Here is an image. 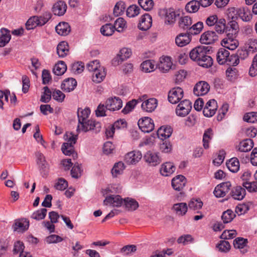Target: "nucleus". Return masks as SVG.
Returning <instances> with one entry per match:
<instances>
[{
    "label": "nucleus",
    "instance_id": "nucleus-33",
    "mask_svg": "<svg viewBox=\"0 0 257 257\" xmlns=\"http://www.w3.org/2000/svg\"><path fill=\"white\" fill-rule=\"evenodd\" d=\"M253 146V143L252 140L247 139L241 141L238 146V150L242 152L249 151Z\"/></svg>",
    "mask_w": 257,
    "mask_h": 257
},
{
    "label": "nucleus",
    "instance_id": "nucleus-46",
    "mask_svg": "<svg viewBox=\"0 0 257 257\" xmlns=\"http://www.w3.org/2000/svg\"><path fill=\"white\" fill-rule=\"evenodd\" d=\"M114 27L111 24H106L101 27L100 29L101 33L106 36H109L113 34L115 31Z\"/></svg>",
    "mask_w": 257,
    "mask_h": 257
},
{
    "label": "nucleus",
    "instance_id": "nucleus-50",
    "mask_svg": "<svg viewBox=\"0 0 257 257\" xmlns=\"http://www.w3.org/2000/svg\"><path fill=\"white\" fill-rule=\"evenodd\" d=\"M235 217V214L230 209H228L223 212L221 218L224 223H228L231 222Z\"/></svg>",
    "mask_w": 257,
    "mask_h": 257
},
{
    "label": "nucleus",
    "instance_id": "nucleus-44",
    "mask_svg": "<svg viewBox=\"0 0 257 257\" xmlns=\"http://www.w3.org/2000/svg\"><path fill=\"white\" fill-rule=\"evenodd\" d=\"M125 169V166L122 162H119L115 163L111 170V173L114 177H116L118 175L122 173Z\"/></svg>",
    "mask_w": 257,
    "mask_h": 257
},
{
    "label": "nucleus",
    "instance_id": "nucleus-32",
    "mask_svg": "<svg viewBox=\"0 0 257 257\" xmlns=\"http://www.w3.org/2000/svg\"><path fill=\"white\" fill-rule=\"evenodd\" d=\"M61 150L62 152L67 156L72 155L74 159L77 158V154L74 152L73 145L72 143H64L62 145Z\"/></svg>",
    "mask_w": 257,
    "mask_h": 257
},
{
    "label": "nucleus",
    "instance_id": "nucleus-13",
    "mask_svg": "<svg viewBox=\"0 0 257 257\" xmlns=\"http://www.w3.org/2000/svg\"><path fill=\"white\" fill-rule=\"evenodd\" d=\"M218 40V36L214 31H208L203 33L200 37V41L202 44H210Z\"/></svg>",
    "mask_w": 257,
    "mask_h": 257
},
{
    "label": "nucleus",
    "instance_id": "nucleus-10",
    "mask_svg": "<svg viewBox=\"0 0 257 257\" xmlns=\"http://www.w3.org/2000/svg\"><path fill=\"white\" fill-rule=\"evenodd\" d=\"M217 103L215 99L209 100L203 110V113L206 117H211L216 112L217 109Z\"/></svg>",
    "mask_w": 257,
    "mask_h": 257
},
{
    "label": "nucleus",
    "instance_id": "nucleus-14",
    "mask_svg": "<svg viewBox=\"0 0 257 257\" xmlns=\"http://www.w3.org/2000/svg\"><path fill=\"white\" fill-rule=\"evenodd\" d=\"M142 158V155L141 152L134 151L125 155L124 161L128 165H133L138 163Z\"/></svg>",
    "mask_w": 257,
    "mask_h": 257
},
{
    "label": "nucleus",
    "instance_id": "nucleus-20",
    "mask_svg": "<svg viewBox=\"0 0 257 257\" xmlns=\"http://www.w3.org/2000/svg\"><path fill=\"white\" fill-rule=\"evenodd\" d=\"M152 24L151 16L149 14H144L141 17L138 28L142 31H147L151 28Z\"/></svg>",
    "mask_w": 257,
    "mask_h": 257
},
{
    "label": "nucleus",
    "instance_id": "nucleus-59",
    "mask_svg": "<svg viewBox=\"0 0 257 257\" xmlns=\"http://www.w3.org/2000/svg\"><path fill=\"white\" fill-rule=\"evenodd\" d=\"M138 3L142 8L146 11L151 10L154 6V2L152 0H139Z\"/></svg>",
    "mask_w": 257,
    "mask_h": 257
},
{
    "label": "nucleus",
    "instance_id": "nucleus-55",
    "mask_svg": "<svg viewBox=\"0 0 257 257\" xmlns=\"http://www.w3.org/2000/svg\"><path fill=\"white\" fill-rule=\"evenodd\" d=\"M47 212V210L46 208L38 210L32 214L31 218L37 220L43 219L46 216Z\"/></svg>",
    "mask_w": 257,
    "mask_h": 257
},
{
    "label": "nucleus",
    "instance_id": "nucleus-56",
    "mask_svg": "<svg viewBox=\"0 0 257 257\" xmlns=\"http://www.w3.org/2000/svg\"><path fill=\"white\" fill-rule=\"evenodd\" d=\"M237 235L235 230H225L220 236V238L224 240L234 238Z\"/></svg>",
    "mask_w": 257,
    "mask_h": 257
},
{
    "label": "nucleus",
    "instance_id": "nucleus-8",
    "mask_svg": "<svg viewBox=\"0 0 257 257\" xmlns=\"http://www.w3.org/2000/svg\"><path fill=\"white\" fill-rule=\"evenodd\" d=\"M231 186V184L230 182H223L216 186L213 193L217 198L223 197L228 192Z\"/></svg>",
    "mask_w": 257,
    "mask_h": 257
},
{
    "label": "nucleus",
    "instance_id": "nucleus-11",
    "mask_svg": "<svg viewBox=\"0 0 257 257\" xmlns=\"http://www.w3.org/2000/svg\"><path fill=\"white\" fill-rule=\"evenodd\" d=\"M37 163L39 166L41 173L43 177L46 176V170L48 168V164L47 162L44 155L40 152L36 153Z\"/></svg>",
    "mask_w": 257,
    "mask_h": 257
},
{
    "label": "nucleus",
    "instance_id": "nucleus-12",
    "mask_svg": "<svg viewBox=\"0 0 257 257\" xmlns=\"http://www.w3.org/2000/svg\"><path fill=\"white\" fill-rule=\"evenodd\" d=\"M124 203V199H123L120 196L117 195H111L107 196L105 200L103 201L104 205L109 204L113 207H120Z\"/></svg>",
    "mask_w": 257,
    "mask_h": 257
},
{
    "label": "nucleus",
    "instance_id": "nucleus-35",
    "mask_svg": "<svg viewBox=\"0 0 257 257\" xmlns=\"http://www.w3.org/2000/svg\"><path fill=\"white\" fill-rule=\"evenodd\" d=\"M29 226V221L27 219L16 221L14 225V229L15 231H24L27 230Z\"/></svg>",
    "mask_w": 257,
    "mask_h": 257
},
{
    "label": "nucleus",
    "instance_id": "nucleus-37",
    "mask_svg": "<svg viewBox=\"0 0 257 257\" xmlns=\"http://www.w3.org/2000/svg\"><path fill=\"white\" fill-rule=\"evenodd\" d=\"M172 209L179 215H184L187 211L188 207L186 203H178L175 204Z\"/></svg>",
    "mask_w": 257,
    "mask_h": 257
},
{
    "label": "nucleus",
    "instance_id": "nucleus-40",
    "mask_svg": "<svg viewBox=\"0 0 257 257\" xmlns=\"http://www.w3.org/2000/svg\"><path fill=\"white\" fill-rule=\"evenodd\" d=\"M67 70V66L64 61H59L56 64L53 70V73L58 76L63 75Z\"/></svg>",
    "mask_w": 257,
    "mask_h": 257
},
{
    "label": "nucleus",
    "instance_id": "nucleus-64",
    "mask_svg": "<svg viewBox=\"0 0 257 257\" xmlns=\"http://www.w3.org/2000/svg\"><path fill=\"white\" fill-rule=\"evenodd\" d=\"M249 74L252 77L257 75V54L253 57L251 65L249 70Z\"/></svg>",
    "mask_w": 257,
    "mask_h": 257
},
{
    "label": "nucleus",
    "instance_id": "nucleus-5",
    "mask_svg": "<svg viewBox=\"0 0 257 257\" xmlns=\"http://www.w3.org/2000/svg\"><path fill=\"white\" fill-rule=\"evenodd\" d=\"M209 50L208 48L204 46L197 47L192 49L190 52V58L197 62L199 61Z\"/></svg>",
    "mask_w": 257,
    "mask_h": 257
},
{
    "label": "nucleus",
    "instance_id": "nucleus-28",
    "mask_svg": "<svg viewBox=\"0 0 257 257\" xmlns=\"http://www.w3.org/2000/svg\"><path fill=\"white\" fill-rule=\"evenodd\" d=\"M175 169L176 168L173 163L166 162L162 165L160 173L163 176H168L174 173Z\"/></svg>",
    "mask_w": 257,
    "mask_h": 257
},
{
    "label": "nucleus",
    "instance_id": "nucleus-30",
    "mask_svg": "<svg viewBox=\"0 0 257 257\" xmlns=\"http://www.w3.org/2000/svg\"><path fill=\"white\" fill-rule=\"evenodd\" d=\"M56 32L61 36L67 35L70 32V27L68 23H60L55 27Z\"/></svg>",
    "mask_w": 257,
    "mask_h": 257
},
{
    "label": "nucleus",
    "instance_id": "nucleus-3",
    "mask_svg": "<svg viewBox=\"0 0 257 257\" xmlns=\"http://www.w3.org/2000/svg\"><path fill=\"white\" fill-rule=\"evenodd\" d=\"M192 108L191 102L185 99L180 102L176 108V113L178 116L184 117L189 114Z\"/></svg>",
    "mask_w": 257,
    "mask_h": 257
},
{
    "label": "nucleus",
    "instance_id": "nucleus-41",
    "mask_svg": "<svg viewBox=\"0 0 257 257\" xmlns=\"http://www.w3.org/2000/svg\"><path fill=\"white\" fill-rule=\"evenodd\" d=\"M203 28V24L201 22H198L192 26H190L187 32L189 35H195L199 34Z\"/></svg>",
    "mask_w": 257,
    "mask_h": 257
},
{
    "label": "nucleus",
    "instance_id": "nucleus-53",
    "mask_svg": "<svg viewBox=\"0 0 257 257\" xmlns=\"http://www.w3.org/2000/svg\"><path fill=\"white\" fill-rule=\"evenodd\" d=\"M38 16H33L31 17L26 23V28L28 30L34 29L38 26H40Z\"/></svg>",
    "mask_w": 257,
    "mask_h": 257
},
{
    "label": "nucleus",
    "instance_id": "nucleus-1",
    "mask_svg": "<svg viewBox=\"0 0 257 257\" xmlns=\"http://www.w3.org/2000/svg\"><path fill=\"white\" fill-rule=\"evenodd\" d=\"M90 113L89 108L82 109L79 108L77 111L78 118V125L77 128V132L82 131L87 132L89 131L93 130L96 133L100 131L101 124L99 122L95 120L88 119Z\"/></svg>",
    "mask_w": 257,
    "mask_h": 257
},
{
    "label": "nucleus",
    "instance_id": "nucleus-7",
    "mask_svg": "<svg viewBox=\"0 0 257 257\" xmlns=\"http://www.w3.org/2000/svg\"><path fill=\"white\" fill-rule=\"evenodd\" d=\"M235 35L233 34H226V37L222 39L221 42V45L229 50H233L238 46V43L235 39Z\"/></svg>",
    "mask_w": 257,
    "mask_h": 257
},
{
    "label": "nucleus",
    "instance_id": "nucleus-9",
    "mask_svg": "<svg viewBox=\"0 0 257 257\" xmlns=\"http://www.w3.org/2000/svg\"><path fill=\"white\" fill-rule=\"evenodd\" d=\"M105 104L107 109L110 111H115L122 107V101L119 97H111L106 100Z\"/></svg>",
    "mask_w": 257,
    "mask_h": 257
},
{
    "label": "nucleus",
    "instance_id": "nucleus-60",
    "mask_svg": "<svg viewBox=\"0 0 257 257\" xmlns=\"http://www.w3.org/2000/svg\"><path fill=\"white\" fill-rule=\"evenodd\" d=\"M140 9L136 5L130 6L126 10V15L128 17H134L140 14Z\"/></svg>",
    "mask_w": 257,
    "mask_h": 257
},
{
    "label": "nucleus",
    "instance_id": "nucleus-47",
    "mask_svg": "<svg viewBox=\"0 0 257 257\" xmlns=\"http://www.w3.org/2000/svg\"><path fill=\"white\" fill-rule=\"evenodd\" d=\"M200 6L199 1H192L187 4L185 9L189 13H195L198 11Z\"/></svg>",
    "mask_w": 257,
    "mask_h": 257
},
{
    "label": "nucleus",
    "instance_id": "nucleus-61",
    "mask_svg": "<svg viewBox=\"0 0 257 257\" xmlns=\"http://www.w3.org/2000/svg\"><path fill=\"white\" fill-rule=\"evenodd\" d=\"M237 70L234 67H229L226 70V77L229 81H233L237 76Z\"/></svg>",
    "mask_w": 257,
    "mask_h": 257
},
{
    "label": "nucleus",
    "instance_id": "nucleus-16",
    "mask_svg": "<svg viewBox=\"0 0 257 257\" xmlns=\"http://www.w3.org/2000/svg\"><path fill=\"white\" fill-rule=\"evenodd\" d=\"M210 89L209 84L205 81L198 82L193 89L194 94L197 96L204 95L208 93Z\"/></svg>",
    "mask_w": 257,
    "mask_h": 257
},
{
    "label": "nucleus",
    "instance_id": "nucleus-43",
    "mask_svg": "<svg viewBox=\"0 0 257 257\" xmlns=\"http://www.w3.org/2000/svg\"><path fill=\"white\" fill-rule=\"evenodd\" d=\"M197 63L200 66L207 68L213 65V59L206 53Z\"/></svg>",
    "mask_w": 257,
    "mask_h": 257
},
{
    "label": "nucleus",
    "instance_id": "nucleus-38",
    "mask_svg": "<svg viewBox=\"0 0 257 257\" xmlns=\"http://www.w3.org/2000/svg\"><path fill=\"white\" fill-rule=\"evenodd\" d=\"M68 44L67 42L62 41L60 42L57 47V53L60 57H65L69 51Z\"/></svg>",
    "mask_w": 257,
    "mask_h": 257
},
{
    "label": "nucleus",
    "instance_id": "nucleus-34",
    "mask_svg": "<svg viewBox=\"0 0 257 257\" xmlns=\"http://www.w3.org/2000/svg\"><path fill=\"white\" fill-rule=\"evenodd\" d=\"M1 33L2 35L0 37V47H3L10 41L11 35L10 31L5 28L1 30Z\"/></svg>",
    "mask_w": 257,
    "mask_h": 257
},
{
    "label": "nucleus",
    "instance_id": "nucleus-48",
    "mask_svg": "<svg viewBox=\"0 0 257 257\" xmlns=\"http://www.w3.org/2000/svg\"><path fill=\"white\" fill-rule=\"evenodd\" d=\"M125 9V5L124 2H117L115 5L113 9V15L114 16V17H118L119 16L121 15L123 13Z\"/></svg>",
    "mask_w": 257,
    "mask_h": 257
},
{
    "label": "nucleus",
    "instance_id": "nucleus-24",
    "mask_svg": "<svg viewBox=\"0 0 257 257\" xmlns=\"http://www.w3.org/2000/svg\"><path fill=\"white\" fill-rule=\"evenodd\" d=\"M77 86V81L73 78H68L64 80L61 85V89L65 92L73 90Z\"/></svg>",
    "mask_w": 257,
    "mask_h": 257
},
{
    "label": "nucleus",
    "instance_id": "nucleus-42",
    "mask_svg": "<svg viewBox=\"0 0 257 257\" xmlns=\"http://www.w3.org/2000/svg\"><path fill=\"white\" fill-rule=\"evenodd\" d=\"M124 204L125 208L128 211L136 210L139 206L138 202L136 200L129 198L124 199Z\"/></svg>",
    "mask_w": 257,
    "mask_h": 257
},
{
    "label": "nucleus",
    "instance_id": "nucleus-23",
    "mask_svg": "<svg viewBox=\"0 0 257 257\" xmlns=\"http://www.w3.org/2000/svg\"><path fill=\"white\" fill-rule=\"evenodd\" d=\"M158 101L156 99L150 98L144 101L141 105L142 109L147 112H152L157 107Z\"/></svg>",
    "mask_w": 257,
    "mask_h": 257
},
{
    "label": "nucleus",
    "instance_id": "nucleus-22",
    "mask_svg": "<svg viewBox=\"0 0 257 257\" xmlns=\"http://www.w3.org/2000/svg\"><path fill=\"white\" fill-rule=\"evenodd\" d=\"M67 8V5L64 1H59L53 5L52 11L55 15L61 16L66 13Z\"/></svg>",
    "mask_w": 257,
    "mask_h": 257
},
{
    "label": "nucleus",
    "instance_id": "nucleus-52",
    "mask_svg": "<svg viewBox=\"0 0 257 257\" xmlns=\"http://www.w3.org/2000/svg\"><path fill=\"white\" fill-rule=\"evenodd\" d=\"M82 172L81 164L76 163L71 170V176L74 178L78 179L81 177Z\"/></svg>",
    "mask_w": 257,
    "mask_h": 257
},
{
    "label": "nucleus",
    "instance_id": "nucleus-63",
    "mask_svg": "<svg viewBox=\"0 0 257 257\" xmlns=\"http://www.w3.org/2000/svg\"><path fill=\"white\" fill-rule=\"evenodd\" d=\"M242 186L250 192L257 191L256 181H253L251 182L246 181L242 183Z\"/></svg>",
    "mask_w": 257,
    "mask_h": 257
},
{
    "label": "nucleus",
    "instance_id": "nucleus-58",
    "mask_svg": "<svg viewBox=\"0 0 257 257\" xmlns=\"http://www.w3.org/2000/svg\"><path fill=\"white\" fill-rule=\"evenodd\" d=\"M203 206V202L200 199H192L189 203L188 206L190 209L197 210L201 209Z\"/></svg>",
    "mask_w": 257,
    "mask_h": 257
},
{
    "label": "nucleus",
    "instance_id": "nucleus-27",
    "mask_svg": "<svg viewBox=\"0 0 257 257\" xmlns=\"http://www.w3.org/2000/svg\"><path fill=\"white\" fill-rule=\"evenodd\" d=\"M173 130L170 126H162L160 127L157 132L158 137L162 139L169 138L172 135Z\"/></svg>",
    "mask_w": 257,
    "mask_h": 257
},
{
    "label": "nucleus",
    "instance_id": "nucleus-26",
    "mask_svg": "<svg viewBox=\"0 0 257 257\" xmlns=\"http://www.w3.org/2000/svg\"><path fill=\"white\" fill-rule=\"evenodd\" d=\"M246 194L245 189L241 186L233 187L230 192L231 197L235 200H242Z\"/></svg>",
    "mask_w": 257,
    "mask_h": 257
},
{
    "label": "nucleus",
    "instance_id": "nucleus-49",
    "mask_svg": "<svg viewBox=\"0 0 257 257\" xmlns=\"http://www.w3.org/2000/svg\"><path fill=\"white\" fill-rule=\"evenodd\" d=\"M213 136V131L211 128H208L204 133L203 137V146L205 149H208L209 147V141L212 139Z\"/></svg>",
    "mask_w": 257,
    "mask_h": 257
},
{
    "label": "nucleus",
    "instance_id": "nucleus-15",
    "mask_svg": "<svg viewBox=\"0 0 257 257\" xmlns=\"http://www.w3.org/2000/svg\"><path fill=\"white\" fill-rule=\"evenodd\" d=\"M160 15L164 16L165 23L166 24H174L176 21V15L173 9H164L160 11Z\"/></svg>",
    "mask_w": 257,
    "mask_h": 257
},
{
    "label": "nucleus",
    "instance_id": "nucleus-18",
    "mask_svg": "<svg viewBox=\"0 0 257 257\" xmlns=\"http://www.w3.org/2000/svg\"><path fill=\"white\" fill-rule=\"evenodd\" d=\"M144 159L150 166H156L161 162V160L158 154L151 151H148L144 155Z\"/></svg>",
    "mask_w": 257,
    "mask_h": 257
},
{
    "label": "nucleus",
    "instance_id": "nucleus-57",
    "mask_svg": "<svg viewBox=\"0 0 257 257\" xmlns=\"http://www.w3.org/2000/svg\"><path fill=\"white\" fill-rule=\"evenodd\" d=\"M216 247L221 252H227L230 250L231 245L228 241L223 240L219 241L216 245Z\"/></svg>",
    "mask_w": 257,
    "mask_h": 257
},
{
    "label": "nucleus",
    "instance_id": "nucleus-45",
    "mask_svg": "<svg viewBox=\"0 0 257 257\" xmlns=\"http://www.w3.org/2000/svg\"><path fill=\"white\" fill-rule=\"evenodd\" d=\"M215 30L218 34L226 33V21L224 19L218 20L215 25Z\"/></svg>",
    "mask_w": 257,
    "mask_h": 257
},
{
    "label": "nucleus",
    "instance_id": "nucleus-54",
    "mask_svg": "<svg viewBox=\"0 0 257 257\" xmlns=\"http://www.w3.org/2000/svg\"><path fill=\"white\" fill-rule=\"evenodd\" d=\"M142 70L145 72H151L155 70V64L151 60L144 61L141 64Z\"/></svg>",
    "mask_w": 257,
    "mask_h": 257
},
{
    "label": "nucleus",
    "instance_id": "nucleus-36",
    "mask_svg": "<svg viewBox=\"0 0 257 257\" xmlns=\"http://www.w3.org/2000/svg\"><path fill=\"white\" fill-rule=\"evenodd\" d=\"M192 24V19L188 16L182 17L179 21V28L184 30H187V31H188Z\"/></svg>",
    "mask_w": 257,
    "mask_h": 257
},
{
    "label": "nucleus",
    "instance_id": "nucleus-6",
    "mask_svg": "<svg viewBox=\"0 0 257 257\" xmlns=\"http://www.w3.org/2000/svg\"><path fill=\"white\" fill-rule=\"evenodd\" d=\"M138 124L140 130L144 133H150L154 128V121L149 117H144L140 119Z\"/></svg>",
    "mask_w": 257,
    "mask_h": 257
},
{
    "label": "nucleus",
    "instance_id": "nucleus-31",
    "mask_svg": "<svg viewBox=\"0 0 257 257\" xmlns=\"http://www.w3.org/2000/svg\"><path fill=\"white\" fill-rule=\"evenodd\" d=\"M106 76V73L103 67L93 71L92 75V80L96 83H100L103 81Z\"/></svg>",
    "mask_w": 257,
    "mask_h": 257
},
{
    "label": "nucleus",
    "instance_id": "nucleus-4",
    "mask_svg": "<svg viewBox=\"0 0 257 257\" xmlns=\"http://www.w3.org/2000/svg\"><path fill=\"white\" fill-rule=\"evenodd\" d=\"M183 96L184 91L183 89L179 87H176L169 91L168 99L170 103L176 104L180 101Z\"/></svg>",
    "mask_w": 257,
    "mask_h": 257
},
{
    "label": "nucleus",
    "instance_id": "nucleus-25",
    "mask_svg": "<svg viewBox=\"0 0 257 257\" xmlns=\"http://www.w3.org/2000/svg\"><path fill=\"white\" fill-rule=\"evenodd\" d=\"M191 40V36L186 32L179 34L175 39V42L177 46L183 47L188 44Z\"/></svg>",
    "mask_w": 257,
    "mask_h": 257
},
{
    "label": "nucleus",
    "instance_id": "nucleus-51",
    "mask_svg": "<svg viewBox=\"0 0 257 257\" xmlns=\"http://www.w3.org/2000/svg\"><path fill=\"white\" fill-rule=\"evenodd\" d=\"M247 239L239 237L233 240V244L235 248L242 249L247 245Z\"/></svg>",
    "mask_w": 257,
    "mask_h": 257
},
{
    "label": "nucleus",
    "instance_id": "nucleus-39",
    "mask_svg": "<svg viewBox=\"0 0 257 257\" xmlns=\"http://www.w3.org/2000/svg\"><path fill=\"white\" fill-rule=\"evenodd\" d=\"M228 169L233 173L237 172L239 169V162L237 158H232L226 162Z\"/></svg>",
    "mask_w": 257,
    "mask_h": 257
},
{
    "label": "nucleus",
    "instance_id": "nucleus-19",
    "mask_svg": "<svg viewBox=\"0 0 257 257\" xmlns=\"http://www.w3.org/2000/svg\"><path fill=\"white\" fill-rule=\"evenodd\" d=\"M172 64L171 58L166 56L160 58V62L158 65V68L161 72L166 73L171 69Z\"/></svg>",
    "mask_w": 257,
    "mask_h": 257
},
{
    "label": "nucleus",
    "instance_id": "nucleus-2",
    "mask_svg": "<svg viewBox=\"0 0 257 257\" xmlns=\"http://www.w3.org/2000/svg\"><path fill=\"white\" fill-rule=\"evenodd\" d=\"M228 11L229 14L231 13H234L236 12V15L243 21L248 22L252 18V15L250 13V11L247 7H242L236 9L233 7L229 9Z\"/></svg>",
    "mask_w": 257,
    "mask_h": 257
},
{
    "label": "nucleus",
    "instance_id": "nucleus-62",
    "mask_svg": "<svg viewBox=\"0 0 257 257\" xmlns=\"http://www.w3.org/2000/svg\"><path fill=\"white\" fill-rule=\"evenodd\" d=\"M243 120L245 121L250 123H254L257 121V112H249L244 114Z\"/></svg>",
    "mask_w": 257,
    "mask_h": 257
},
{
    "label": "nucleus",
    "instance_id": "nucleus-21",
    "mask_svg": "<svg viewBox=\"0 0 257 257\" xmlns=\"http://www.w3.org/2000/svg\"><path fill=\"white\" fill-rule=\"evenodd\" d=\"M186 182V181L185 177L180 175L172 180V186L175 190L180 191L185 186Z\"/></svg>",
    "mask_w": 257,
    "mask_h": 257
},
{
    "label": "nucleus",
    "instance_id": "nucleus-29",
    "mask_svg": "<svg viewBox=\"0 0 257 257\" xmlns=\"http://www.w3.org/2000/svg\"><path fill=\"white\" fill-rule=\"evenodd\" d=\"M229 52L224 48L219 49L217 55L216 59L218 63L220 65L225 64L227 62V58L229 56Z\"/></svg>",
    "mask_w": 257,
    "mask_h": 257
},
{
    "label": "nucleus",
    "instance_id": "nucleus-17",
    "mask_svg": "<svg viewBox=\"0 0 257 257\" xmlns=\"http://www.w3.org/2000/svg\"><path fill=\"white\" fill-rule=\"evenodd\" d=\"M230 17H231V19L226 25V34H233V35H235L239 30V26L236 22L237 17L232 16L231 13L230 14L228 13V17L229 18Z\"/></svg>",
    "mask_w": 257,
    "mask_h": 257
}]
</instances>
